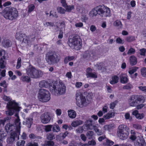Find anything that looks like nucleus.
<instances>
[{"instance_id":"obj_60","label":"nucleus","mask_w":146,"mask_h":146,"mask_svg":"<svg viewBox=\"0 0 146 146\" xmlns=\"http://www.w3.org/2000/svg\"><path fill=\"white\" fill-rule=\"evenodd\" d=\"M81 139L84 141H85L86 140V137L84 134H82L80 135Z\"/></svg>"},{"instance_id":"obj_10","label":"nucleus","mask_w":146,"mask_h":146,"mask_svg":"<svg viewBox=\"0 0 146 146\" xmlns=\"http://www.w3.org/2000/svg\"><path fill=\"white\" fill-rule=\"evenodd\" d=\"M142 97L138 95H133L131 96L128 100L129 105L131 106H136L139 104L138 102L141 101Z\"/></svg>"},{"instance_id":"obj_12","label":"nucleus","mask_w":146,"mask_h":146,"mask_svg":"<svg viewBox=\"0 0 146 146\" xmlns=\"http://www.w3.org/2000/svg\"><path fill=\"white\" fill-rule=\"evenodd\" d=\"M16 129V131L12 132L10 134V137L7 139V142L8 143H13L15 141L16 137H17L18 139H19V135L20 134L21 128Z\"/></svg>"},{"instance_id":"obj_14","label":"nucleus","mask_w":146,"mask_h":146,"mask_svg":"<svg viewBox=\"0 0 146 146\" xmlns=\"http://www.w3.org/2000/svg\"><path fill=\"white\" fill-rule=\"evenodd\" d=\"M15 116L16 117L15 121V126L12 124L10 123H7L5 127V128H10L11 127H16V128H21L20 126L21 122H20V119H19L18 113H16L15 114Z\"/></svg>"},{"instance_id":"obj_56","label":"nucleus","mask_w":146,"mask_h":146,"mask_svg":"<svg viewBox=\"0 0 146 146\" xmlns=\"http://www.w3.org/2000/svg\"><path fill=\"white\" fill-rule=\"evenodd\" d=\"M76 27H81L83 26V24L81 22L76 23L75 24Z\"/></svg>"},{"instance_id":"obj_24","label":"nucleus","mask_w":146,"mask_h":146,"mask_svg":"<svg viewBox=\"0 0 146 146\" xmlns=\"http://www.w3.org/2000/svg\"><path fill=\"white\" fill-rule=\"evenodd\" d=\"M132 114L133 115H135L137 119H142L144 116L143 113H139L138 111L136 110L133 111Z\"/></svg>"},{"instance_id":"obj_26","label":"nucleus","mask_w":146,"mask_h":146,"mask_svg":"<svg viewBox=\"0 0 146 146\" xmlns=\"http://www.w3.org/2000/svg\"><path fill=\"white\" fill-rule=\"evenodd\" d=\"M130 64L131 66L135 65L137 63V59L135 56L132 55L129 57Z\"/></svg>"},{"instance_id":"obj_45","label":"nucleus","mask_w":146,"mask_h":146,"mask_svg":"<svg viewBox=\"0 0 146 146\" xmlns=\"http://www.w3.org/2000/svg\"><path fill=\"white\" fill-rule=\"evenodd\" d=\"M55 136L52 133H49L47 136V138L48 139L52 140L55 139Z\"/></svg>"},{"instance_id":"obj_34","label":"nucleus","mask_w":146,"mask_h":146,"mask_svg":"<svg viewBox=\"0 0 146 146\" xmlns=\"http://www.w3.org/2000/svg\"><path fill=\"white\" fill-rule=\"evenodd\" d=\"M30 77L29 76H23L21 77V79L24 82L29 83L31 81Z\"/></svg>"},{"instance_id":"obj_47","label":"nucleus","mask_w":146,"mask_h":146,"mask_svg":"<svg viewBox=\"0 0 146 146\" xmlns=\"http://www.w3.org/2000/svg\"><path fill=\"white\" fill-rule=\"evenodd\" d=\"M140 54L141 55L145 56V54L146 52V49L145 48H143L140 49Z\"/></svg>"},{"instance_id":"obj_32","label":"nucleus","mask_w":146,"mask_h":146,"mask_svg":"<svg viewBox=\"0 0 146 146\" xmlns=\"http://www.w3.org/2000/svg\"><path fill=\"white\" fill-rule=\"evenodd\" d=\"M119 78V77L116 76H113L112 78V80L110 81V83L111 84H114L117 83Z\"/></svg>"},{"instance_id":"obj_36","label":"nucleus","mask_w":146,"mask_h":146,"mask_svg":"<svg viewBox=\"0 0 146 146\" xmlns=\"http://www.w3.org/2000/svg\"><path fill=\"white\" fill-rule=\"evenodd\" d=\"M58 12L61 14H64L66 12V10L62 7H58L57 8Z\"/></svg>"},{"instance_id":"obj_7","label":"nucleus","mask_w":146,"mask_h":146,"mask_svg":"<svg viewBox=\"0 0 146 146\" xmlns=\"http://www.w3.org/2000/svg\"><path fill=\"white\" fill-rule=\"evenodd\" d=\"M16 38L22 42L25 43L29 45L32 41L34 40L35 37L33 36H27L25 34L19 32L18 33H17Z\"/></svg>"},{"instance_id":"obj_3","label":"nucleus","mask_w":146,"mask_h":146,"mask_svg":"<svg viewBox=\"0 0 146 146\" xmlns=\"http://www.w3.org/2000/svg\"><path fill=\"white\" fill-rule=\"evenodd\" d=\"M27 75L33 78H38L42 77L43 72L40 70L36 69L31 65L27 67L26 69Z\"/></svg>"},{"instance_id":"obj_21","label":"nucleus","mask_w":146,"mask_h":146,"mask_svg":"<svg viewBox=\"0 0 146 146\" xmlns=\"http://www.w3.org/2000/svg\"><path fill=\"white\" fill-rule=\"evenodd\" d=\"M85 125L87 128H94L96 127V124L94 123L91 120L87 121L85 123Z\"/></svg>"},{"instance_id":"obj_5","label":"nucleus","mask_w":146,"mask_h":146,"mask_svg":"<svg viewBox=\"0 0 146 146\" xmlns=\"http://www.w3.org/2000/svg\"><path fill=\"white\" fill-rule=\"evenodd\" d=\"M7 107L9 109V110L6 111V114L9 116L13 115L15 111L18 112L19 111V109L20 108V107L18 106V104L14 100L9 101L7 104Z\"/></svg>"},{"instance_id":"obj_13","label":"nucleus","mask_w":146,"mask_h":146,"mask_svg":"<svg viewBox=\"0 0 146 146\" xmlns=\"http://www.w3.org/2000/svg\"><path fill=\"white\" fill-rule=\"evenodd\" d=\"M41 121L43 123H47L50 122L51 119V115L50 113L46 112L40 116Z\"/></svg>"},{"instance_id":"obj_2","label":"nucleus","mask_w":146,"mask_h":146,"mask_svg":"<svg viewBox=\"0 0 146 146\" xmlns=\"http://www.w3.org/2000/svg\"><path fill=\"white\" fill-rule=\"evenodd\" d=\"M2 14L6 19L10 20L16 19L19 15L16 8L10 7L5 8L3 11Z\"/></svg>"},{"instance_id":"obj_18","label":"nucleus","mask_w":146,"mask_h":146,"mask_svg":"<svg viewBox=\"0 0 146 146\" xmlns=\"http://www.w3.org/2000/svg\"><path fill=\"white\" fill-rule=\"evenodd\" d=\"M52 83H49L47 81L43 80L40 81L39 84V87L40 88H47L49 86L50 88V86Z\"/></svg>"},{"instance_id":"obj_39","label":"nucleus","mask_w":146,"mask_h":146,"mask_svg":"<svg viewBox=\"0 0 146 146\" xmlns=\"http://www.w3.org/2000/svg\"><path fill=\"white\" fill-rule=\"evenodd\" d=\"M65 8L66 9L67 11L70 12L72 10L74 9V8L73 5H67L66 6Z\"/></svg>"},{"instance_id":"obj_27","label":"nucleus","mask_w":146,"mask_h":146,"mask_svg":"<svg viewBox=\"0 0 146 146\" xmlns=\"http://www.w3.org/2000/svg\"><path fill=\"white\" fill-rule=\"evenodd\" d=\"M33 119L31 117H28L26 118V122H24L23 124L27 125V127L28 128H30L31 127V125L32 123Z\"/></svg>"},{"instance_id":"obj_28","label":"nucleus","mask_w":146,"mask_h":146,"mask_svg":"<svg viewBox=\"0 0 146 146\" xmlns=\"http://www.w3.org/2000/svg\"><path fill=\"white\" fill-rule=\"evenodd\" d=\"M83 123V121L80 120H75L73 121L71 123V125L74 127H76L82 124Z\"/></svg>"},{"instance_id":"obj_17","label":"nucleus","mask_w":146,"mask_h":146,"mask_svg":"<svg viewBox=\"0 0 146 146\" xmlns=\"http://www.w3.org/2000/svg\"><path fill=\"white\" fill-rule=\"evenodd\" d=\"M119 131L120 133V139L122 140H124L127 138L128 137L127 133L124 132V129L125 128H119Z\"/></svg>"},{"instance_id":"obj_42","label":"nucleus","mask_w":146,"mask_h":146,"mask_svg":"<svg viewBox=\"0 0 146 146\" xmlns=\"http://www.w3.org/2000/svg\"><path fill=\"white\" fill-rule=\"evenodd\" d=\"M0 68L3 69L5 67V64L4 60H3L2 58L0 60Z\"/></svg>"},{"instance_id":"obj_44","label":"nucleus","mask_w":146,"mask_h":146,"mask_svg":"<svg viewBox=\"0 0 146 146\" xmlns=\"http://www.w3.org/2000/svg\"><path fill=\"white\" fill-rule=\"evenodd\" d=\"M87 129H92L94 128H86ZM94 130H95L96 132H97V134L98 135H100L103 134V132L101 130H100L98 128H94Z\"/></svg>"},{"instance_id":"obj_16","label":"nucleus","mask_w":146,"mask_h":146,"mask_svg":"<svg viewBox=\"0 0 146 146\" xmlns=\"http://www.w3.org/2000/svg\"><path fill=\"white\" fill-rule=\"evenodd\" d=\"M92 69L90 68H88L87 71L86 75L88 78L91 77L93 78H96L97 77V76L96 73L95 72L93 73L92 72Z\"/></svg>"},{"instance_id":"obj_58","label":"nucleus","mask_w":146,"mask_h":146,"mask_svg":"<svg viewBox=\"0 0 146 146\" xmlns=\"http://www.w3.org/2000/svg\"><path fill=\"white\" fill-rule=\"evenodd\" d=\"M102 64L101 63H100L99 64H97L95 65V66L98 68V69L99 70H102Z\"/></svg>"},{"instance_id":"obj_22","label":"nucleus","mask_w":146,"mask_h":146,"mask_svg":"<svg viewBox=\"0 0 146 146\" xmlns=\"http://www.w3.org/2000/svg\"><path fill=\"white\" fill-rule=\"evenodd\" d=\"M3 46L5 48H8L11 46L12 43L11 41L9 40H4L2 42Z\"/></svg>"},{"instance_id":"obj_54","label":"nucleus","mask_w":146,"mask_h":146,"mask_svg":"<svg viewBox=\"0 0 146 146\" xmlns=\"http://www.w3.org/2000/svg\"><path fill=\"white\" fill-rule=\"evenodd\" d=\"M60 2L62 4V6L64 8L67 5L65 0H61Z\"/></svg>"},{"instance_id":"obj_6","label":"nucleus","mask_w":146,"mask_h":146,"mask_svg":"<svg viewBox=\"0 0 146 146\" xmlns=\"http://www.w3.org/2000/svg\"><path fill=\"white\" fill-rule=\"evenodd\" d=\"M68 43L69 46L76 50H79L82 47L81 40L78 36L70 38Z\"/></svg>"},{"instance_id":"obj_46","label":"nucleus","mask_w":146,"mask_h":146,"mask_svg":"<svg viewBox=\"0 0 146 146\" xmlns=\"http://www.w3.org/2000/svg\"><path fill=\"white\" fill-rule=\"evenodd\" d=\"M25 142V141L24 140L18 141L17 142V146H24Z\"/></svg>"},{"instance_id":"obj_4","label":"nucleus","mask_w":146,"mask_h":146,"mask_svg":"<svg viewBox=\"0 0 146 146\" xmlns=\"http://www.w3.org/2000/svg\"><path fill=\"white\" fill-rule=\"evenodd\" d=\"M60 58L61 56L57 52H48L46 54V60L49 64L57 63Z\"/></svg>"},{"instance_id":"obj_38","label":"nucleus","mask_w":146,"mask_h":146,"mask_svg":"<svg viewBox=\"0 0 146 146\" xmlns=\"http://www.w3.org/2000/svg\"><path fill=\"white\" fill-rule=\"evenodd\" d=\"M35 8V6L34 4H32L29 5L28 6V12L29 13H31L33 11Z\"/></svg>"},{"instance_id":"obj_50","label":"nucleus","mask_w":146,"mask_h":146,"mask_svg":"<svg viewBox=\"0 0 146 146\" xmlns=\"http://www.w3.org/2000/svg\"><path fill=\"white\" fill-rule=\"evenodd\" d=\"M54 25V23L53 22H46L44 23V25L47 27L49 26L50 27H52Z\"/></svg>"},{"instance_id":"obj_49","label":"nucleus","mask_w":146,"mask_h":146,"mask_svg":"<svg viewBox=\"0 0 146 146\" xmlns=\"http://www.w3.org/2000/svg\"><path fill=\"white\" fill-rule=\"evenodd\" d=\"M138 68L137 67H135L132 69L130 70L129 71V73L130 75V76L132 75V74H133L137 71V70L138 69Z\"/></svg>"},{"instance_id":"obj_37","label":"nucleus","mask_w":146,"mask_h":146,"mask_svg":"<svg viewBox=\"0 0 146 146\" xmlns=\"http://www.w3.org/2000/svg\"><path fill=\"white\" fill-rule=\"evenodd\" d=\"M94 132L92 131H88L86 134V136L88 139H91L93 138Z\"/></svg>"},{"instance_id":"obj_11","label":"nucleus","mask_w":146,"mask_h":146,"mask_svg":"<svg viewBox=\"0 0 146 146\" xmlns=\"http://www.w3.org/2000/svg\"><path fill=\"white\" fill-rule=\"evenodd\" d=\"M98 12L99 15L103 17H110L111 16L110 10L108 7L104 5L99 6Z\"/></svg>"},{"instance_id":"obj_25","label":"nucleus","mask_w":146,"mask_h":146,"mask_svg":"<svg viewBox=\"0 0 146 146\" xmlns=\"http://www.w3.org/2000/svg\"><path fill=\"white\" fill-rule=\"evenodd\" d=\"M93 54L91 52L86 51L84 52L83 57L84 58L87 60H90L91 59V57L93 56Z\"/></svg>"},{"instance_id":"obj_61","label":"nucleus","mask_w":146,"mask_h":146,"mask_svg":"<svg viewBox=\"0 0 146 146\" xmlns=\"http://www.w3.org/2000/svg\"><path fill=\"white\" fill-rule=\"evenodd\" d=\"M28 146H38V144L36 142H34L33 143H30L28 144Z\"/></svg>"},{"instance_id":"obj_63","label":"nucleus","mask_w":146,"mask_h":146,"mask_svg":"<svg viewBox=\"0 0 146 146\" xmlns=\"http://www.w3.org/2000/svg\"><path fill=\"white\" fill-rule=\"evenodd\" d=\"M106 138V136L104 135L102 136H100L98 138V141H101L102 140Z\"/></svg>"},{"instance_id":"obj_48","label":"nucleus","mask_w":146,"mask_h":146,"mask_svg":"<svg viewBox=\"0 0 146 146\" xmlns=\"http://www.w3.org/2000/svg\"><path fill=\"white\" fill-rule=\"evenodd\" d=\"M135 52V50L134 49L131 48L128 51L127 54L128 55H131L134 54Z\"/></svg>"},{"instance_id":"obj_51","label":"nucleus","mask_w":146,"mask_h":146,"mask_svg":"<svg viewBox=\"0 0 146 146\" xmlns=\"http://www.w3.org/2000/svg\"><path fill=\"white\" fill-rule=\"evenodd\" d=\"M88 143L89 145H94L96 144V142L94 140L92 139L91 141H89Z\"/></svg>"},{"instance_id":"obj_62","label":"nucleus","mask_w":146,"mask_h":146,"mask_svg":"<svg viewBox=\"0 0 146 146\" xmlns=\"http://www.w3.org/2000/svg\"><path fill=\"white\" fill-rule=\"evenodd\" d=\"M116 105V104L114 102L111 103L110 104V108L112 109H113Z\"/></svg>"},{"instance_id":"obj_19","label":"nucleus","mask_w":146,"mask_h":146,"mask_svg":"<svg viewBox=\"0 0 146 146\" xmlns=\"http://www.w3.org/2000/svg\"><path fill=\"white\" fill-rule=\"evenodd\" d=\"M120 82L122 84H125L128 81V79L127 75L123 74H121L119 76Z\"/></svg>"},{"instance_id":"obj_64","label":"nucleus","mask_w":146,"mask_h":146,"mask_svg":"<svg viewBox=\"0 0 146 146\" xmlns=\"http://www.w3.org/2000/svg\"><path fill=\"white\" fill-rule=\"evenodd\" d=\"M90 30L92 32H94L96 30V28L95 26L92 25L90 28Z\"/></svg>"},{"instance_id":"obj_9","label":"nucleus","mask_w":146,"mask_h":146,"mask_svg":"<svg viewBox=\"0 0 146 146\" xmlns=\"http://www.w3.org/2000/svg\"><path fill=\"white\" fill-rule=\"evenodd\" d=\"M76 100L77 105L79 107L82 108L87 105V103L85 97L83 96L80 92H77L76 94Z\"/></svg>"},{"instance_id":"obj_55","label":"nucleus","mask_w":146,"mask_h":146,"mask_svg":"<svg viewBox=\"0 0 146 146\" xmlns=\"http://www.w3.org/2000/svg\"><path fill=\"white\" fill-rule=\"evenodd\" d=\"M56 112L57 115L58 116L60 115L62 113L61 110L60 109H57L56 111Z\"/></svg>"},{"instance_id":"obj_43","label":"nucleus","mask_w":146,"mask_h":146,"mask_svg":"<svg viewBox=\"0 0 146 146\" xmlns=\"http://www.w3.org/2000/svg\"><path fill=\"white\" fill-rule=\"evenodd\" d=\"M113 142L107 139L106 140V143H104V145L107 146H111L113 145Z\"/></svg>"},{"instance_id":"obj_23","label":"nucleus","mask_w":146,"mask_h":146,"mask_svg":"<svg viewBox=\"0 0 146 146\" xmlns=\"http://www.w3.org/2000/svg\"><path fill=\"white\" fill-rule=\"evenodd\" d=\"M68 134V132L66 131L63 133H61L56 137L57 139L59 141H61L64 139Z\"/></svg>"},{"instance_id":"obj_20","label":"nucleus","mask_w":146,"mask_h":146,"mask_svg":"<svg viewBox=\"0 0 146 146\" xmlns=\"http://www.w3.org/2000/svg\"><path fill=\"white\" fill-rule=\"evenodd\" d=\"M99 6L96 7L94 9H93L89 13L90 16L93 17L96 16L97 14L99 15L98 12Z\"/></svg>"},{"instance_id":"obj_59","label":"nucleus","mask_w":146,"mask_h":146,"mask_svg":"<svg viewBox=\"0 0 146 146\" xmlns=\"http://www.w3.org/2000/svg\"><path fill=\"white\" fill-rule=\"evenodd\" d=\"M82 83L81 82H77L75 84L76 86L78 88H80L82 86Z\"/></svg>"},{"instance_id":"obj_35","label":"nucleus","mask_w":146,"mask_h":146,"mask_svg":"<svg viewBox=\"0 0 146 146\" xmlns=\"http://www.w3.org/2000/svg\"><path fill=\"white\" fill-rule=\"evenodd\" d=\"M136 38L137 37L134 36H128L126 38V40L127 42H130L135 41Z\"/></svg>"},{"instance_id":"obj_29","label":"nucleus","mask_w":146,"mask_h":146,"mask_svg":"<svg viewBox=\"0 0 146 146\" xmlns=\"http://www.w3.org/2000/svg\"><path fill=\"white\" fill-rule=\"evenodd\" d=\"M68 112V115L70 118H74L76 117V113L74 110H69Z\"/></svg>"},{"instance_id":"obj_15","label":"nucleus","mask_w":146,"mask_h":146,"mask_svg":"<svg viewBox=\"0 0 146 146\" xmlns=\"http://www.w3.org/2000/svg\"><path fill=\"white\" fill-rule=\"evenodd\" d=\"M135 146H146V143L143 137H138L135 143Z\"/></svg>"},{"instance_id":"obj_30","label":"nucleus","mask_w":146,"mask_h":146,"mask_svg":"<svg viewBox=\"0 0 146 146\" xmlns=\"http://www.w3.org/2000/svg\"><path fill=\"white\" fill-rule=\"evenodd\" d=\"M11 119V116H8L5 118L3 119L0 120V124L4 125L5 123L9 122V121Z\"/></svg>"},{"instance_id":"obj_40","label":"nucleus","mask_w":146,"mask_h":146,"mask_svg":"<svg viewBox=\"0 0 146 146\" xmlns=\"http://www.w3.org/2000/svg\"><path fill=\"white\" fill-rule=\"evenodd\" d=\"M132 88L133 86L131 84H127L126 85L124 86L123 88L124 90H130Z\"/></svg>"},{"instance_id":"obj_41","label":"nucleus","mask_w":146,"mask_h":146,"mask_svg":"<svg viewBox=\"0 0 146 146\" xmlns=\"http://www.w3.org/2000/svg\"><path fill=\"white\" fill-rule=\"evenodd\" d=\"M141 74L144 77H146V68L143 67L141 70Z\"/></svg>"},{"instance_id":"obj_57","label":"nucleus","mask_w":146,"mask_h":146,"mask_svg":"<svg viewBox=\"0 0 146 146\" xmlns=\"http://www.w3.org/2000/svg\"><path fill=\"white\" fill-rule=\"evenodd\" d=\"M138 88L142 91L146 92V86H140L138 87Z\"/></svg>"},{"instance_id":"obj_33","label":"nucleus","mask_w":146,"mask_h":146,"mask_svg":"<svg viewBox=\"0 0 146 146\" xmlns=\"http://www.w3.org/2000/svg\"><path fill=\"white\" fill-rule=\"evenodd\" d=\"M114 116V113L111 112H109L106 115L104 116V118L105 119H109L111 117H112Z\"/></svg>"},{"instance_id":"obj_1","label":"nucleus","mask_w":146,"mask_h":146,"mask_svg":"<svg viewBox=\"0 0 146 146\" xmlns=\"http://www.w3.org/2000/svg\"><path fill=\"white\" fill-rule=\"evenodd\" d=\"M66 87L63 82L59 81L58 83L53 82L50 86V90L54 94L62 95L66 92Z\"/></svg>"},{"instance_id":"obj_8","label":"nucleus","mask_w":146,"mask_h":146,"mask_svg":"<svg viewBox=\"0 0 146 146\" xmlns=\"http://www.w3.org/2000/svg\"><path fill=\"white\" fill-rule=\"evenodd\" d=\"M50 94L47 90L40 89L38 92V98L40 101L42 102H46L50 99Z\"/></svg>"},{"instance_id":"obj_53","label":"nucleus","mask_w":146,"mask_h":146,"mask_svg":"<svg viewBox=\"0 0 146 146\" xmlns=\"http://www.w3.org/2000/svg\"><path fill=\"white\" fill-rule=\"evenodd\" d=\"M48 146H56L54 145V142L52 141H48L47 142Z\"/></svg>"},{"instance_id":"obj_52","label":"nucleus","mask_w":146,"mask_h":146,"mask_svg":"<svg viewBox=\"0 0 146 146\" xmlns=\"http://www.w3.org/2000/svg\"><path fill=\"white\" fill-rule=\"evenodd\" d=\"M40 114L36 112H33L31 114L32 116L34 117H38L39 116Z\"/></svg>"},{"instance_id":"obj_31","label":"nucleus","mask_w":146,"mask_h":146,"mask_svg":"<svg viewBox=\"0 0 146 146\" xmlns=\"http://www.w3.org/2000/svg\"><path fill=\"white\" fill-rule=\"evenodd\" d=\"M113 24L114 26L117 27L118 29H120L122 28V25L120 21L116 20L114 22Z\"/></svg>"}]
</instances>
